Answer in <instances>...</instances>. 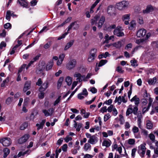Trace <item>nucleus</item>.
Instances as JSON below:
<instances>
[{"label":"nucleus","instance_id":"1","mask_svg":"<svg viewBox=\"0 0 158 158\" xmlns=\"http://www.w3.org/2000/svg\"><path fill=\"white\" fill-rule=\"evenodd\" d=\"M79 27V26L77 24L76 21H74L71 23V24L68 26V30L67 32L65 33L62 35L60 37L58 38V40H60L61 39L64 38L65 36L66 35L69 33V31L72 28L74 30H77L78 29Z\"/></svg>","mask_w":158,"mask_h":158},{"label":"nucleus","instance_id":"2","mask_svg":"<svg viewBox=\"0 0 158 158\" xmlns=\"http://www.w3.org/2000/svg\"><path fill=\"white\" fill-rule=\"evenodd\" d=\"M97 49L95 48H92L90 51L87 59V61L89 63L94 61L96 56Z\"/></svg>","mask_w":158,"mask_h":158},{"label":"nucleus","instance_id":"3","mask_svg":"<svg viewBox=\"0 0 158 158\" xmlns=\"http://www.w3.org/2000/svg\"><path fill=\"white\" fill-rule=\"evenodd\" d=\"M129 3L125 1H123L116 4V7L120 10H123L128 6Z\"/></svg>","mask_w":158,"mask_h":158},{"label":"nucleus","instance_id":"4","mask_svg":"<svg viewBox=\"0 0 158 158\" xmlns=\"http://www.w3.org/2000/svg\"><path fill=\"white\" fill-rule=\"evenodd\" d=\"M0 143L5 147L10 146L11 143V140L9 137H4L0 139Z\"/></svg>","mask_w":158,"mask_h":158},{"label":"nucleus","instance_id":"5","mask_svg":"<svg viewBox=\"0 0 158 158\" xmlns=\"http://www.w3.org/2000/svg\"><path fill=\"white\" fill-rule=\"evenodd\" d=\"M76 64L77 61L76 60L72 59L70 60L67 64L66 68L70 70L75 68Z\"/></svg>","mask_w":158,"mask_h":158},{"label":"nucleus","instance_id":"6","mask_svg":"<svg viewBox=\"0 0 158 158\" xmlns=\"http://www.w3.org/2000/svg\"><path fill=\"white\" fill-rule=\"evenodd\" d=\"M146 148L143 144H141L138 147V152L142 157L144 156Z\"/></svg>","mask_w":158,"mask_h":158},{"label":"nucleus","instance_id":"7","mask_svg":"<svg viewBox=\"0 0 158 158\" xmlns=\"http://www.w3.org/2000/svg\"><path fill=\"white\" fill-rule=\"evenodd\" d=\"M114 35L118 37H122L124 35V33L122 31V27L120 26L117 27L114 31Z\"/></svg>","mask_w":158,"mask_h":158},{"label":"nucleus","instance_id":"8","mask_svg":"<svg viewBox=\"0 0 158 158\" xmlns=\"http://www.w3.org/2000/svg\"><path fill=\"white\" fill-rule=\"evenodd\" d=\"M74 77H76L77 82H81L82 81H85V76L84 75H81L80 73H75L74 75Z\"/></svg>","mask_w":158,"mask_h":158},{"label":"nucleus","instance_id":"9","mask_svg":"<svg viewBox=\"0 0 158 158\" xmlns=\"http://www.w3.org/2000/svg\"><path fill=\"white\" fill-rule=\"evenodd\" d=\"M148 40L147 39H141L139 40H136L135 42L138 44H139L141 47H144L147 44Z\"/></svg>","mask_w":158,"mask_h":158},{"label":"nucleus","instance_id":"10","mask_svg":"<svg viewBox=\"0 0 158 158\" xmlns=\"http://www.w3.org/2000/svg\"><path fill=\"white\" fill-rule=\"evenodd\" d=\"M54 109L53 108H50L48 110L44 109L42 110V112L46 117L51 116L54 113Z\"/></svg>","mask_w":158,"mask_h":158},{"label":"nucleus","instance_id":"11","mask_svg":"<svg viewBox=\"0 0 158 158\" xmlns=\"http://www.w3.org/2000/svg\"><path fill=\"white\" fill-rule=\"evenodd\" d=\"M29 137V135L28 134H25L18 140V143L19 144H22L28 140Z\"/></svg>","mask_w":158,"mask_h":158},{"label":"nucleus","instance_id":"12","mask_svg":"<svg viewBox=\"0 0 158 158\" xmlns=\"http://www.w3.org/2000/svg\"><path fill=\"white\" fill-rule=\"evenodd\" d=\"M107 12L108 14L110 16L115 15L114 9L112 6H109L107 10Z\"/></svg>","mask_w":158,"mask_h":158},{"label":"nucleus","instance_id":"13","mask_svg":"<svg viewBox=\"0 0 158 158\" xmlns=\"http://www.w3.org/2000/svg\"><path fill=\"white\" fill-rule=\"evenodd\" d=\"M146 33V30L143 28L139 29L136 33L137 36L139 37H141L145 35Z\"/></svg>","mask_w":158,"mask_h":158},{"label":"nucleus","instance_id":"14","mask_svg":"<svg viewBox=\"0 0 158 158\" xmlns=\"http://www.w3.org/2000/svg\"><path fill=\"white\" fill-rule=\"evenodd\" d=\"M98 141L97 138L94 135L92 136V137L90 138L88 141V142L92 144H94L96 143Z\"/></svg>","mask_w":158,"mask_h":158},{"label":"nucleus","instance_id":"15","mask_svg":"<svg viewBox=\"0 0 158 158\" xmlns=\"http://www.w3.org/2000/svg\"><path fill=\"white\" fill-rule=\"evenodd\" d=\"M49 83L48 81L45 82L40 88L39 89L40 91H45L48 86Z\"/></svg>","mask_w":158,"mask_h":158},{"label":"nucleus","instance_id":"16","mask_svg":"<svg viewBox=\"0 0 158 158\" xmlns=\"http://www.w3.org/2000/svg\"><path fill=\"white\" fill-rule=\"evenodd\" d=\"M123 42V40H120L113 44L112 45L117 48H120L122 46Z\"/></svg>","mask_w":158,"mask_h":158},{"label":"nucleus","instance_id":"17","mask_svg":"<svg viewBox=\"0 0 158 158\" xmlns=\"http://www.w3.org/2000/svg\"><path fill=\"white\" fill-rule=\"evenodd\" d=\"M105 21V17L104 16H102L99 19L98 23V28H101L102 27Z\"/></svg>","mask_w":158,"mask_h":158},{"label":"nucleus","instance_id":"18","mask_svg":"<svg viewBox=\"0 0 158 158\" xmlns=\"http://www.w3.org/2000/svg\"><path fill=\"white\" fill-rule=\"evenodd\" d=\"M46 122L45 119L43 120L40 124L37 123L36 125V126L37 127V129L39 130L40 129L43 128Z\"/></svg>","mask_w":158,"mask_h":158},{"label":"nucleus","instance_id":"19","mask_svg":"<svg viewBox=\"0 0 158 158\" xmlns=\"http://www.w3.org/2000/svg\"><path fill=\"white\" fill-rule=\"evenodd\" d=\"M154 10L153 7L152 6H148L147 7L146 9L143 10V12L144 14H147L153 11Z\"/></svg>","mask_w":158,"mask_h":158},{"label":"nucleus","instance_id":"20","mask_svg":"<svg viewBox=\"0 0 158 158\" xmlns=\"http://www.w3.org/2000/svg\"><path fill=\"white\" fill-rule=\"evenodd\" d=\"M114 36L113 35L109 36L108 34H106L105 37V40L104 43H108L109 40H113V41H114Z\"/></svg>","mask_w":158,"mask_h":158},{"label":"nucleus","instance_id":"21","mask_svg":"<svg viewBox=\"0 0 158 158\" xmlns=\"http://www.w3.org/2000/svg\"><path fill=\"white\" fill-rule=\"evenodd\" d=\"M31 82L30 81H27L24 85L23 88V91L26 92L27 90L30 89V87Z\"/></svg>","mask_w":158,"mask_h":158},{"label":"nucleus","instance_id":"22","mask_svg":"<svg viewBox=\"0 0 158 158\" xmlns=\"http://www.w3.org/2000/svg\"><path fill=\"white\" fill-rule=\"evenodd\" d=\"M111 144V142L110 140H104L102 143V145L106 146V147H108L110 146Z\"/></svg>","mask_w":158,"mask_h":158},{"label":"nucleus","instance_id":"23","mask_svg":"<svg viewBox=\"0 0 158 158\" xmlns=\"http://www.w3.org/2000/svg\"><path fill=\"white\" fill-rule=\"evenodd\" d=\"M53 65V60H50L46 65V70H48L51 69Z\"/></svg>","mask_w":158,"mask_h":158},{"label":"nucleus","instance_id":"24","mask_svg":"<svg viewBox=\"0 0 158 158\" xmlns=\"http://www.w3.org/2000/svg\"><path fill=\"white\" fill-rule=\"evenodd\" d=\"M131 102H135V105H138L139 103V98L137 97L136 95L134 96L131 100Z\"/></svg>","mask_w":158,"mask_h":158},{"label":"nucleus","instance_id":"25","mask_svg":"<svg viewBox=\"0 0 158 158\" xmlns=\"http://www.w3.org/2000/svg\"><path fill=\"white\" fill-rule=\"evenodd\" d=\"M147 128L148 129H151L153 127V124L152 122L149 120L146 121Z\"/></svg>","mask_w":158,"mask_h":158},{"label":"nucleus","instance_id":"26","mask_svg":"<svg viewBox=\"0 0 158 158\" xmlns=\"http://www.w3.org/2000/svg\"><path fill=\"white\" fill-rule=\"evenodd\" d=\"M74 42L73 40L70 41V42H68L64 48V50H67L68 49L71 47L73 44Z\"/></svg>","mask_w":158,"mask_h":158},{"label":"nucleus","instance_id":"27","mask_svg":"<svg viewBox=\"0 0 158 158\" xmlns=\"http://www.w3.org/2000/svg\"><path fill=\"white\" fill-rule=\"evenodd\" d=\"M133 113V108L132 107V106L130 105L129 106V108L127 109L126 112V115L127 116H129L130 114Z\"/></svg>","mask_w":158,"mask_h":158},{"label":"nucleus","instance_id":"28","mask_svg":"<svg viewBox=\"0 0 158 158\" xmlns=\"http://www.w3.org/2000/svg\"><path fill=\"white\" fill-rule=\"evenodd\" d=\"M99 17L98 15L95 16L93 19H91V24L92 25L97 23V21L98 20Z\"/></svg>","mask_w":158,"mask_h":158},{"label":"nucleus","instance_id":"29","mask_svg":"<svg viewBox=\"0 0 158 158\" xmlns=\"http://www.w3.org/2000/svg\"><path fill=\"white\" fill-rule=\"evenodd\" d=\"M91 146L90 144L89 143H86L85 144L84 149L85 151H87L88 150H90L91 149Z\"/></svg>","mask_w":158,"mask_h":158},{"label":"nucleus","instance_id":"30","mask_svg":"<svg viewBox=\"0 0 158 158\" xmlns=\"http://www.w3.org/2000/svg\"><path fill=\"white\" fill-rule=\"evenodd\" d=\"M156 81V77H154L153 78L149 79L148 82L149 85H152L154 84Z\"/></svg>","mask_w":158,"mask_h":158},{"label":"nucleus","instance_id":"31","mask_svg":"<svg viewBox=\"0 0 158 158\" xmlns=\"http://www.w3.org/2000/svg\"><path fill=\"white\" fill-rule=\"evenodd\" d=\"M3 152H4L3 157L5 158L10 153V150L7 148H6L3 149Z\"/></svg>","mask_w":158,"mask_h":158},{"label":"nucleus","instance_id":"32","mask_svg":"<svg viewBox=\"0 0 158 158\" xmlns=\"http://www.w3.org/2000/svg\"><path fill=\"white\" fill-rule=\"evenodd\" d=\"M31 152V151L30 150L28 149L27 150L24 152H19L18 153L17 156L19 157L21 156L22 155H25L26 154H29Z\"/></svg>","mask_w":158,"mask_h":158},{"label":"nucleus","instance_id":"33","mask_svg":"<svg viewBox=\"0 0 158 158\" xmlns=\"http://www.w3.org/2000/svg\"><path fill=\"white\" fill-rule=\"evenodd\" d=\"M65 81L67 85L69 86L71 85L72 83V78L69 76L67 77L65 79Z\"/></svg>","mask_w":158,"mask_h":158},{"label":"nucleus","instance_id":"34","mask_svg":"<svg viewBox=\"0 0 158 158\" xmlns=\"http://www.w3.org/2000/svg\"><path fill=\"white\" fill-rule=\"evenodd\" d=\"M152 148L154 150V153H155L153 155L152 157L153 158H156L158 157V148H154L152 147Z\"/></svg>","mask_w":158,"mask_h":158},{"label":"nucleus","instance_id":"35","mask_svg":"<svg viewBox=\"0 0 158 158\" xmlns=\"http://www.w3.org/2000/svg\"><path fill=\"white\" fill-rule=\"evenodd\" d=\"M52 44V41H50L48 42L44 45V48L45 49H47L49 48L51 46Z\"/></svg>","mask_w":158,"mask_h":158},{"label":"nucleus","instance_id":"36","mask_svg":"<svg viewBox=\"0 0 158 158\" xmlns=\"http://www.w3.org/2000/svg\"><path fill=\"white\" fill-rule=\"evenodd\" d=\"M122 102V97L120 96H119L118 97H116L114 102H117L118 104L119 105L121 104Z\"/></svg>","mask_w":158,"mask_h":158},{"label":"nucleus","instance_id":"37","mask_svg":"<svg viewBox=\"0 0 158 158\" xmlns=\"http://www.w3.org/2000/svg\"><path fill=\"white\" fill-rule=\"evenodd\" d=\"M63 77H61L59 79L57 83V87L58 88H60L63 81Z\"/></svg>","mask_w":158,"mask_h":158},{"label":"nucleus","instance_id":"38","mask_svg":"<svg viewBox=\"0 0 158 158\" xmlns=\"http://www.w3.org/2000/svg\"><path fill=\"white\" fill-rule=\"evenodd\" d=\"M107 62L106 60H102L99 63L98 67H101L105 64Z\"/></svg>","mask_w":158,"mask_h":158},{"label":"nucleus","instance_id":"39","mask_svg":"<svg viewBox=\"0 0 158 158\" xmlns=\"http://www.w3.org/2000/svg\"><path fill=\"white\" fill-rule=\"evenodd\" d=\"M148 137L153 142H154L155 141V137L154 135L152 133H150L148 135Z\"/></svg>","mask_w":158,"mask_h":158},{"label":"nucleus","instance_id":"40","mask_svg":"<svg viewBox=\"0 0 158 158\" xmlns=\"http://www.w3.org/2000/svg\"><path fill=\"white\" fill-rule=\"evenodd\" d=\"M61 100V96H59L58 98H57V99L56 100V101L54 102L53 103V105L54 106H56L57 105L58 103H59L60 101Z\"/></svg>","mask_w":158,"mask_h":158},{"label":"nucleus","instance_id":"41","mask_svg":"<svg viewBox=\"0 0 158 158\" xmlns=\"http://www.w3.org/2000/svg\"><path fill=\"white\" fill-rule=\"evenodd\" d=\"M12 15H11V11L10 10H8L6 12V19L9 21L10 19V17Z\"/></svg>","mask_w":158,"mask_h":158},{"label":"nucleus","instance_id":"42","mask_svg":"<svg viewBox=\"0 0 158 158\" xmlns=\"http://www.w3.org/2000/svg\"><path fill=\"white\" fill-rule=\"evenodd\" d=\"M13 100V97H9L6 100V103L7 105L10 104Z\"/></svg>","mask_w":158,"mask_h":158},{"label":"nucleus","instance_id":"43","mask_svg":"<svg viewBox=\"0 0 158 158\" xmlns=\"http://www.w3.org/2000/svg\"><path fill=\"white\" fill-rule=\"evenodd\" d=\"M135 25L136 23L135 21H131L130 23V26L129 27V29L130 30L132 29Z\"/></svg>","mask_w":158,"mask_h":158},{"label":"nucleus","instance_id":"44","mask_svg":"<svg viewBox=\"0 0 158 158\" xmlns=\"http://www.w3.org/2000/svg\"><path fill=\"white\" fill-rule=\"evenodd\" d=\"M27 126L28 123H24L21 126L20 129L21 130H24L27 127Z\"/></svg>","mask_w":158,"mask_h":158},{"label":"nucleus","instance_id":"45","mask_svg":"<svg viewBox=\"0 0 158 158\" xmlns=\"http://www.w3.org/2000/svg\"><path fill=\"white\" fill-rule=\"evenodd\" d=\"M130 62L131 63V65L135 67L138 66L137 64V61L135 59L131 60L130 61Z\"/></svg>","mask_w":158,"mask_h":158},{"label":"nucleus","instance_id":"46","mask_svg":"<svg viewBox=\"0 0 158 158\" xmlns=\"http://www.w3.org/2000/svg\"><path fill=\"white\" fill-rule=\"evenodd\" d=\"M130 14H126L123 15L122 17V19L123 20H128L130 19Z\"/></svg>","mask_w":158,"mask_h":158},{"label":"nucleus","instance_id":"47","mask_svg":"<svg viewBox=\"0 0 158 158\" xmlns=\"http://www.w3.org/2000/svg\"><path fill=\"white\" fill-rule=\"evenodd\" d=\"M116 71L120 73H123L124 72V70H123L122 68L120 66H118L117 67Z\"/></svg>","mask_w":158,"mask_h":158},{"label":"nucleus","instance_id":"48","mask_svg":"<svg viewBox=\"0 0 158 158\" xmlns=\"http://www.w3.org/2000/svg\"><path fill=\"white\" fill-rule=\"evenodd\" d=\"M61 151V148H57L56 151V158H58L59 153H60Z\"/></svg>","mask_w":158,"mask_h":158},{"label":"nucleus","instance_id":"49","mask_svg":"<svg viewBox=\"0 0 158 158\" xmlns=\"http://www.w3.org/2000/svg\"><path fill=\"white\" fill-rule=\"evenodd\" d=\"M62 149L64 152H66L67 151L68 146L66 144H64L62 147Z\"/></svg>","mask_w":158,"mask_h":158},{"label":"nucleus","instance_id":"50","mask_svg":"<svg viewBox=\"0 0 158 158\" xmlns=\"http://www.w3.org/2000/svg\"><path fill=\"white\" fill-rule=\"evenodd\" d=\"M4 27L6 29H10L11 27V25L10 23H7L4 25Z\"/></svg>","mask_w":158,"mask_h":158},{"label":"nucleus","instance_id":"51","mask_svg":"<svg viewBox=\"0 0 158 158\" xmlns=\"http://www.w3.org/2000/svg\"><path fill=\"white\" fill-rule=\"evenodd\" d=\"M81 93H82V95L85 96V97H87L88 94L87 89L85 88L83 89L82 92Z\"/></svg>","mask_w":158,"mask_h":158},{"label":"nucleus","instance_id":"52","mask_svg":"<svg viewBox=\"0 0 158 158\" xmlns=\"http://www.w3.org/2000/svg\"><path fill=\"white\" fill-rule=\"evenodd\" d=\"M114 108V106L113 105H110L107 109V110L108 112H111Z\"/></svg>","mask_w":158,"mask_h":158},{"label":"nucleus","instance_id":"53","mask_svg":"<svg viewBox=\"0 0 158 158\" xmlns=\"http://www.w3.org/2000/svg\"><path fill=\"white\" fill-rule=\"evenodd\" d=\"M138 108L137 106H135L133 109V113L135 115H136L137 114Z\"/></svg>","mask_w":158,"mask_h":158},{"label":"nucleus","instance_id":"54","mask_svg":"<svg viewBox=\"0 0 158 158\" xmlns=\"http://www.w3.org/2000/svg\"><path fill=\"white\" fill-rule=\"evenodd\" d=\"M80 148V146H78L76 149L72 150L71 152L74 155L76 154L77 152V150L79 149Z\"/></svg>","mask_w":158,"mask_h":158},{"label":"nucleus","instance_id":"55","mask_svg":"<svg viewBox=\"0 0 158 158\" xmlns=\"http://www.w3.org/2000/svg\"><path fill=\"white\" fill-rule=\"evenodd\" d=\"M107 110L106 106H105L101 108L100 111L102 113H104V112H106Z\"/></svg>","mask_w":158,"mask_h":158},{"label":"nucleus","instance_id":"56","mask_svg":"<svg viewBox=\"0 0 158 158\" xmlns=\"http://www.w3.org/2000/svg\"><path fill=\"white\" fill-rule=\"evenodd\" d=\"M141 133L145 136L147 137L148 136V131L144 129H142Z\"/></svg>","mask_w":158,"mask_h":158},{"label":"nucleus","instance_id":"57","mask_svg":"<svg viewBox=\"0 0 158 158\" xmlns=\"http://www.w3.org/2000/svg\"><path fill=\"white\" fill-rule=\"evenodd\" d=\"M110 116L109 114H107L104 115V120L105 122L107 121L110 118Z\"/></svg>","mask_w":158,"mask_h":158},{"label":"nucleus","instance_id":"58","mask_svg":"<svg viewBox=\"0 0 158 158\" xmlns=\"http://www.w3.org/2000/svg\"><path fill=\"white\" fill-rule=\"evenodd\" d=\"M135 139H130L128 140V143L130 145H133L135 143Z\"/></svg>","mask_w":158,"mask_h":158},{"label":"nucleus","instance_id":"59","mask_svg":"<svg viewBox=\"0 0 158 158\" xmlns=\"http://www.w3.org/2000/svg\"><path fill=\"white\" fill-rule=\"evenodd\" d=\"M136 150L137 149L135 148H134L132 150L131 155L133 158L135 156V153Z\"/></svg>","mask_w":158,"mask_h":158},{"label":"nucleus","instance_id":"60","mask_svg":"<svg viewBox=\"0 0 158 158\" xmlns=\"http://www.w3.org/2000/svg\"><path fill=\"white\" fill-rule=\"evenodd\" d=\"M27 64H23L21 67L20 68V69H19L18 71V74H19L20 73L22 72V71L23 70V69H25V68L26 67Z\"/></svg>","mask_w":158,"mask_h":158},{"label":"nucleus","instance_id":"61","mask_svg":"<svg viewBox=\"0 0 158 158\" xmlns=\"http://www.w3.org/2000/svg\"><path fill=\"white\" fill-rule=\"evenodd\" d=\"M124 126L125 129L127 130L130 128L131 126L129 122H126L125 123Z\"/></svg>","mask_w":158,"mask_h":158},{"label":"nucleus","instance_id":"62","mask_svg":"<svg viewBox=\"0 0 158 158\" xmlns=\"http://www.w3.org/2000/svg\"><path fill=\"white\" fill-rule=\"evenodd\" d=\"M139 131V128L138 127L134 126L132 129V131L134 133H137Z\"/></svg>","mask_w":158,"mask_h":158},{"label":"nucleus","instance_id":"63","mask_svg":"<svg viewBox=\"0 0 158 158\" xmlns=\"http://www.w3.org/2000/svg\"><path fill=\"white\" fill-rule=\"evenodd\" d=\"M90 91L92 93L95 94L97 92V90L96 88L94 87L90 88Z\"/></svg>","mask_w":158,"mask_h":158},{"label":"nucleus","instance_id":"64","mask_svg":"<svg viewBox=\"0 0 158 158\" xmlns=\"http://www.w3.org/2000/svg\"><path fill=\"white\" fill-rule=\"evenodd\" d=\"M6 31L4 30H2V33H0V37H4L6 35Z\"/></svg>","mask_w":158,"mask_h":158}]
</instances>
